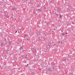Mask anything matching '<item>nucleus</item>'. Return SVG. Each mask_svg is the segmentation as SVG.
<instances>
[{"instance_id":"obj_12","label":"nucleus","mask_w":75,"mask_h":75,"mask_svg":"<svg viewBox=\"0 0 75 75\" xmlns=\"http://www.w3.org/2000/svg\"><path fill=\"white\" fill-rule=\"evenodd\" d=\"M31 74H32L33 75H35V73H31Z\"/></svg>"},{"instance_id":"obj_3","label":"nucleus","mask_w":75,"mask_h":75,"mask_svg":"<svg viewBox=\"0 0 75 75\" xmlns=\"http://www.w3.org/2000/svg\"><path fill=\"white\" fill-rule=\"evenodd\" d=\"M32 51H33V52L34 53V54H35V53L36 52V50H35V49H34Z\"/></svg>"},{"instance_id":"obj_8","label":"nucleus","mask_w":75,"mask_h":75,"mask_svg":"<svg viewBox=\"0 0 75 75\" xmlns=\"http://www.w3.org/2000/svg\"><path fill=\"white\" fill-rule=\"evenodd\" d=\"M12 10H15V11H16V8H12Z\"/></svg>"},{"instance_id":"obj_14","label":"nucleus","mask_w":75,"mask_h":75,"mask_svg":"<svg viewBox=\"0 0 75 75\" xmlns=\"http://www.w3.org/2000/svg\"><path fill=\"white\" fill-rule=\"evenodd\" d=\"M65 60H66V59H64V60H62V61H65Z\"/></svg>"},{"instance_id":"obj_31","label":"nucleus","mask_w":75,"mask_h":75,"mask_svg":"<svg viewBox=\"0 0 75 75\" xmlns=\"http://www.w3.org/2000/svg\"><path fill=\"white\" fill-rule=\"evenodd\" d=\"M14 17H16V16H14Z\"/></svg>"},{"instance_id":"obj_19","label":"nucleus","mask_w":75,"mask_h":75,"mask_svg":"<svg viewBox=\"0 0 75 75\" xmlns=\"http://www.w3.org/2000/svg\"><path fill=\"white\" fill-rule=\"evenodd\" d=\"M54 11H56V9H54Z\"/></svg>"},{"instance_id":"obj_2","label":"nucleus","mask_w":75,"mask_h":75,"mask_svg":"<svg viewBox=\"0 0 75 75\" xmlns=\"http://www.w3.org/2000/svg\"><path fill=\"white\" fill-rule=\"evenodd\" d=\"M48 71L49 72H52V68L50 67L48 68Z\"/></svg>"},{"instance_id":"obj_18","label":"nucleus","mask_w":75,"mask_h":75,"mask_svg":"<svg viewBox=\"0 0 75 75\" xmlns=\"http://www.w3.org/2000/svg\"><path fill=\"white\" fill-rule=\"evenodd\" d=\"M63 34V35H65V34H64V33H62Z\"/></svg>"},{"instance_id":"obj_11","label":"nucleus","mask_w":75,"mask_h":75,"mask_svg":"<svg viewBox=\"0 0 75 75\" xmlns=\"http://www.w3.org/2000/svg\"><path fill=\"white\" fill-rule=\"evenodd\" d=\"M27 35H25V36L24 38H25V37H27Z\"/></svg>"},{"instance_id":"obj_6","label":"nucleus","mask_w":75,"mask_h":75,"mask_svg":"<svg viewBox=\"0 0 75 75\" xmlns=\"http://www.w3.org/2000/svg\"><path fill=\"white\" fill-rule=\"evenodd\" d=\"M6 52L7 54H8L10 53V51H9V50H7L6 51Z\"/></svg>"},{"instance_id":"obj_7","label":"nucleus","mask_w":75,"mask_h":75,"mask_svg":"<svg viewBox=\"0 0 75 75\" xmlns=\"http://www.w3.org/2000/svg\"><path fill=\"white\" fill-rule=\"evenodd\" d=\"M3 3L2 2H1L0 3V5H3Z\"/></svg>"},{"instance_id":"obj_24","label":"nucleus","mask_w":75,"mask_h":75,"mask_svg":"<svg viewBox=\"0 0 75 75\" xmlns=\"http://www.w3.org/2000/svg\"><path fill=\"white\" fill-rule=\"evenodd\" d=\"M62 32H63V31L62 30Z\"/></svg>"},{"instance_id":"obj_15","label":"nucleus","mask_w":75,"mask_h":75,"mask_svg":"<svg viewBox=\"0 0 75 75\" xmlns=\"http://www.w3.org/2000/svg\"><path fill=\"white\" fill-rule=\"evenodd\" d=\"M54 67H53V71H54Z\"/></svg>"},{"instance_id":"obj_21","label":"nucleus","mask_w":75,"mask_h":75,"mask_svg":"<svg viewBox=\"0 0 75 75\" xmlns=\"http://www.w3.org/2000/svg\"><path fill=\"white\" fill-rule=\"evenodd\" d=\"M17 33V31L16 30V32H15V33Z\"/></svg>"},{"instance_id":"obj_17","label":"nucleus","mask_w":75,"mask_h":75,"mask_svg":"<svg viewBox=\"0 0 75 75\" xmlns=\"http://www.w3.org/2000/svg\"><path fill=\"white\" fill-rule=\"evenodd\" d=\"M37 6H38V7H40V6H39V5H37Z\"/></svg>"},{"instance_id":"obj_29","label":"nucleus","mask_w":75,"mask_h":75,"mask_svg":"<svg viewBox=\"0 0 75 75\" xmlns=\"http://www.w3.org/2000/svg\"><path fill=\"white\" fill-rule=\"evenodd\" d=\"M67 34V33H66V34Z\"/></svg>"},{"instance_id":"obj_4","label":"nucleus","mask_w":75,"mask_h":75,"mask_svg":"<svg viewBox=\"0 0 75 75\" xmlns=\"http://www.w3.org/2000/svg\"><path fill=\"white\" fill-rule=\"evenodd\" d=\"M4 45V43H1V44H0V46L1 47H3V46Z\"/></svg>"},{"instance_id":"obj_16","label":"nucleus","mask_w":75,"mask_h":75,"mask_svg":"<svg viewBox=\"0 0 75 75\" xmlns=\"http://www.w3.org/2000/svg\"><path fill=\"white\" fill-rule=\"evenodd\" d=\"M9 42L10 44H11V41Z\"/></svg>"},{"instance_id":"obj_30","label":"nucleus","mask_w":75,"mask_h":75,"mask_svg":"<svg viewBox=\"0 0 75 75\" xmlns=\"http://www.w3.org/2000/svg\"><path fill=\"white\" fill-rule=\"evenodd\" d=\"M52 32H54V31H52Z\"/></svg>"},{"instance_id":"obj_5","label":"nucleus","mask_w":75,"mask_h":75,"mask_svg":"<svg viewBox=\"0 0 75 75\" xmlns=\"http://www.w3.org/2000/svg\"><path fill=\"white\" fill-rule=\"evenodd\" d=\"M38 11H39V12H41L42 11L41 9H38Z\"/></svg>"},{"instance_id":"obj_1","label":"nucleus","mask_w":75,"mask_h":75,"mask_svg":"<svg viewBox=\"0 0 75 75\" xmlns=\"http://www.w3.org/2000/svg\"><path fill=\"white\" fill-rule=\"evenodd\" d=\"M61 11V9H59V11H57V12H55V14H56V15H57V16H58L59 14L61 13V12H60Z\"/></svg>"},{"instance_id":"obj_27","label":"nucleus","mask_w":75,"mask_h":75,"mask_svg":"<svg viewBox=\"0 0 75 75\" xmlns=\"http://www.w3.org/2000/svg\"><path fill=\"white\" fill-rule=\"evenodd\" d=\"M67 11H68V9H67Z\"/></svg>"},{"instance_id":"obj_34","label":"nucleus","mask_w":75,"mask_h":75,"mask_svg":"<svg viewBox=\"0 0 75 75\" xmlns=\"http://www.w3.org/2000/svg\"><path fill=\"white\" fill-rule=\"evenodd\" d=\"M45 61H46V60H45Z\"/></svg>"},{"instance_id":"obj_25","label":"nucleus","mask_w":75,"mask_h":75,"mask_svg":"<svg viewBox=\"0 0 75 75\" xmlns=\"http://www.w3.org/2000/svg\"><path fill=\"white\" fill-rule=\"evenodd\" d=\"M55 30V29H54V30Z\"/></svg>"},{"instance_id":"obj_13","label":"nucleus","mask_w":75,"mask_h":75,"mask_svg":"<svg viewBox=\"0 0 75 75\" xmlns=\"http://www.w3.org/2000/svg\"><path fill=\"white\" fill-rule=\"evenodd\" d=\"M59 16L60 17V18H62V16L61 15H60Z\"/></svg>"},{"instance_id":"obj_32","label":"nucleus","mask_w":75,"mask_h":75,"mask_svg":"<svg viewBox=\"0 0 75 75\" xmlns=\"http://www.w3.org/2000/svg\"><path fill=\"white\" fill-rule=\"evenodd\" d=\"M55 45L54 44V45Z\"/></svg>"},{"instance_id":"obj_22","label":"nucleus","mask_w":75,"mask_h":75,"mask_svg":"<svg viewBox=\"0 0 75 75\" xmlns=\"http://www.w3.org/2000/svg\"><path fill=\"white\" fill-rule=\"evenodd\" d=\"M71 30H73V29L72 28Z\"/></svg>"},{"instance_id":"obj_23","label":"nucleus","mask_w":75,"mask_h":75,"mask_svg":"<svg viewBox=\"0 0 75 75\" xmlns=\"http://www.w3.org/2000/svg\"><path fill=\"white\" fill-rule=\"evenodd\" d=\"M27 40H28V39H27Z\"/></svg>"},{"instance_id":"obj_9","label":"nucleus","mask_w":75,"mask_h":75,"mask_svg":"<svg viewBox=\"0 0 75 75\" xmlns=\"http://www.w3.org/2000/svg\"><path fill=\"white\" fill-rule=\"evenodd\" d=\"M46 47L47 48H49V47H50V46H49V45H47Z\"/></svg>"},{"instance_id":"obj_20","label":"nucleus","mask_w":75,"mask_h":75,"mask_svg":"<svg viewBox=\"0 0 75 75\" xmlns=\"http://www.w3.org/2000/svg\"><path fill=\"white\" fill-rule=\"evenodd\" d=\"M27 66H28V64H27Z\"/></svg>"},{"instance_id":"obj_10","label":"nucleus","mask_w":75,"mask_h":75,"mask_svg":"<svg viewBox=\"0 0 75 75\" xmlns=\"http://www.w3.org/2000/svg\"><path fill=\"white\" fill-rule=\"evenodd\" d=\"M20 50H23V47H21L20 48Z\"/></svg>"},{"instance_id":"obj_26","label":"nucleus","mask_w":75,"mask_h":75,"mask_svg":"<svg viewBox=\"0 0 75 75\" xmlns=\"http://www.w3.org/2000/svg\"><path fill=\"white\" fill-rule=\"evenodd\" d=\"M37 34H38V32L37 33Z\"/></svg>"},{"instance_id":"obj_33","label":"nucleus","mask_w":75,"mask_h":75,"mask_svg":"<svg viewBox=\"0 0 75 75\" xmlns=\"http://www.w3.org/2000/svg\"><path fill=\"white\" fill-rule=\"evenodd\" d=\"M40 70H41V69H40Z\"/></svg>"},{"instance_id":"obj_28","label":"nucleus","mask_w":75,"mask_h":75,"mask_svg":"<svg viewBox=\"0 0 75 75\" xmlns=\"http://www.w3.org/2000/svg\"><path fill=\"white\" fill-rule=\"evenodd\" d=\"M33 49H34V47H33Z\"/></svg>"}]
</instances>
